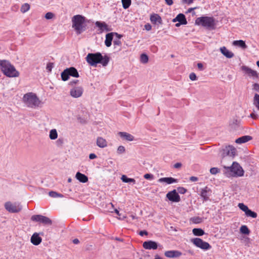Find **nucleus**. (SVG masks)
Returning a JSON list of instances; mask_svg holds the SVG:
<instances>
[{
  "label": "nucleus",
  "instance_id": "28",
  "mask_svg": "<svg viewBox=\"0 0 259 259\" xmlns=\"http://www.w3.org/2000/svg\"><path fill=\"white\" fill-rule=\"evenodd\" d=\"M95 25L97 27H99L101 31L105 30L107 31H109L108 28V25L105 22H101L100 21H96Z\"/></svg>",
  "mask_w": 259,
  "mask_h": 259
},
{
  "label": "nucleus",
  "instance_id": "49",
  "mask_svg": "<svg viewBox=\"0 0 259 259\" xmlns=\"http://www.w3.org/2000/svg\"><path fill=\"white\" fill-rule=\"evenodd\" d=\"M113 45L114 46H120L121 45V42L119 39H117L113 41Z\"/></svg>",
  "mask_w": 259,
  "mask_h": 259
},
{
  "label": "nucleus",
  "instance_id": "2",
  "mask_svg": "<svg viewBox=\"0 0 259 259\" xmlns=\"http://www.w3.org/2000/svg\"><path fill=\"white\" fill-rule=\"evenodd\" d=\"M23 101L28 107L34 109L41 106L43 104L36 95L32 92L25 94L23 97Z\"/></svg>",
  "mask_w": 259,
  "mask_h": 259
},
{
  "label": "nucleus",
  "instance_id": "61",
  "mask_svg": "<svg viewBox=\"0 0 259 259\" xmlns=\"http://www.w3.org/2000/svg\"><path fill=\"white\" fill-rule=\"evenodd\" d=\"M250 117L253 119H256L257 117V115L253 112L250 114Z\"/></svg>",
  "mask_w": 259,
  "mask_h": 259
},
{
  "label": "nucleus",
  "instance_id": "10",
  "mask_svg": "<svg viewBox=\"0 0 259 259\" xmlns=\"http://www.w3.org/2000/svg\"><path fill=\"white\" fill-rule=\"evenodd\" d=\"M31 220L32 221L42 223L44 225H51L52 224V221L50 219L41 215H33L31 217Z\"/></svg>",
  "mask_w": 259,
  "mask_h": 259
},
{
  "label": "nucleus",
  "instance_id": "44",
  "mask_svg": "<svg viewBox=\"0 0 259 259\" xmlns=\"http://www.w3.org/2000/svg\"><path fill=\"white\" fill-rule=\"evenodd\" d=\"M53 67L54 64L53 63L50 62L47 64L46 69L49 72H51Z\"/></svg>",
  "mask_w": 259,
  "mask_h": 259
},
{
  "label": "nucleus",
  "instance_id": "37",
  "mask_svg": "<svg viewBox=\"0 0 259 259\" xmlns=\"http://www.w3.org/2000/svg\"><path fill=\"white\" fill-rule=\"evenodd\" d=\"M30 9V5L27 3H25L21 7L20 11L22 13H25Z\"/></svg>",
  "mask_w": 259,
  "mask_h": 259
},
{
  "label": "nucleus",
  "instance_id": "39",
  "mask_svg": "<svg viewBox=\"0 0 259 259\" xmlns=\"http://www.w3.org/2000/svg\"><path fill=\"white\" fill-rule=\"evenodd\" d=\"M123 8L125 9L129 8L131 4V0H121Z\"/></svg>",
  "mask_w": 259,
  "mask_h": 259
},
{
  "label": "nucleus",
  "instance_id": "15",
  "mask_svg": "<svg viewBox=\"0 0 259 259\" xmlns=\"http://www.w3.org/2000/svg\"><path fill=\"white\" fill-rule=\"evenodd\" d=\"M83 93V89L81 87L72 88L70 91V95L73 98H78L81 96Z\"/></svg>",
  "mask_w": 259,
  "mask_h": 259
},
{
  "label": "nucleus",
  "instance_id": "51",
  "mask_svg": "<svg viewBox=\"0 0 259 259\" xmlns=\"http://www.w3.org/2000/svg\"><path fill=\"white\" fill-rule=\"evenodd\" d=\"M253 90L255 91H259V84L257 83H255L253 84Z\"/></svg>",
  "mask_w": 259,
  "mask_h": 259
},
{
  "label": "nucleus",
  "instance_id": "58",
  "mask_svg": "<svg viewBox=\"0 0 259 259\" xmlns=\"http://www.w3.org/2000/svg\"><path fill=\"white\" fill-rule=\"evenodd\" d=\"M190 180L192 182H196L198 180V178L196 177L192 176L190 178Z\"/></svg>",
  "mask_w": 259,
  "mask_h": 259
},
{
  "label": "nucleus",
  "instance_id": "8",
  "mask_svg": "<svg viewBox=\"0 0 259 259\" xmlns=\"http://www.w3.org/2000/svg\"><path fill=\"white\" fill-rule=\"evenodd\" d=\"M5 209L10 213H17L22 210V206L18 202L8 201L5 203Z\"/></svg>",
  "mask_w": 259,
  "mask_h": 259
},
{
  "label": "nucleus",
  "instance_id": "33",
  "mask_svg": "<svg viewBox=\"0 0 259 259\" xmlns=\"http://www.w3.org/2000/svg\"><path fill=\"white\" fill-rule=\"evenodd\" d=\"M121 180L124 183H133V184L136 183V181L134 179L128 178L125 175H122Z\"/></svg>",
  "mask_w": 259,
  "mask_h": 259
},
{
  "label": "nucleus",
  "instance_id": "52",
  "mask_svg": "<svg viewBox=\"0 0 259 259\" xmlns=\"http://www.w3.org/2000/svg\"><path fill=\"white\" fill-rule=\"evenodd\" d=\"M144 177L146 179H150L153 178V176L150 174H146L144 175Z\"/></svg>",
  "mask_w": 259,
  "mask_h": 259
},
{
  "label": "nucleus",
  "instance_id": "18",
  "mask_svg": "<svg viewBox=\"0 0 259 259\" xmlns=\"http://www.w3.org/2000/svg\"><path fill=\"white\" fill-rule=\"evenodd\" d=\"M172 21L174 22L178 21L180 22L182 25H185L187 23L185 16L183 14L181 13L178 14L177 17L173 19Z\"/></svg>",
  "mask_w": 259,
  "mask_h": 259
},
{
  "label": "nucleus",
  "instance_id": "54",
  "mask_svg": "<svg viewBox=\"0 0 259 259\" xmlns=\"http://www.w3.org/2000/svg\"><path fill=\"white\" fill-rule=\"evenodd\" d=\"M78 81H78V80H77V79H74V80H73L71 81L70 82V83H69V84H70L71 85H74V84H77V83L78 82Z\"/></svg>",
  "mask_w": 259,
  "mask_h": 259
},
{
  "label": "nucleus",
  "instance_id": "11",
  "mask_svg": "<svg viewBox=\"0 0 259 259\" xmlns=\"http://www.w3.org/2000/svg\"><path fill=\"white\" fill-rule=\"evenodd\" d=\"M238 206L241 210L245 212V215L247 217L252 218H256L257 217V213L249 209L247 206L245 205L243 203H239Z\"/></svg>",
  "mask_w": 259,
  "mask_h": 259
},
{
  "label": "nucleus",
  "instance_id": "62",
  "mask_svg": "<svg viewBox=\"0 0 259 259\" xmlns=\"http://www.w3.org/2000/svg\"><path fill=\"white\" fill-rule=\"evenodd\" d=\"M72 242L74 244H78L79 243V240L77 238L73 239Z\"/></svg>",
  "mask_w": 259,
  "mask_h": 259
},
{
  "label": "nucleus",
  "instance_id": "32",
  "mask_svg": "<svg viewBox=\"0 0 259 259\" xmlns=\"http://www.w3.org/2000/svg\"><path fill=\"white\" fill-rule=\"evenodd\" d=\"M69 73L67 69H65L61 74L62 80L63 81L67 80L69 78Z\"/></svg>",
  "mask_w": 259,
  "mask_h": 259
},
{
  "label": "nucleus",
  "instance_id": "47",
  "mask_svg": "<svg viewBox=\"0 0 259 259\" xmlns=\"http://www.w3.org/2000/svg\"><path fill=\"white\" fill-rule=\"evenodd\" d=\"M189 78L191 80H196L197 79V77H196V74L192 72V73H191L189 75Z\"/></svg>",
  "mask_w": 259,
  "mask_h": 259
},
{
  "label": "nucleus",
  "instance_id": "38",
  "mask_svg": "<svg viewBox=\"0 0 259 259\" xmlns=\"http://www.w3.org/2000/svg\"><path fill=\"white\" fill-rule=\"evenodd\" d=\"M240 231L242 234L248 235L249 234V230L247 227L245 225L242 226L240 227Z\"/></svg>",
  "mask_w": 259,
  "mask_h": 259
},
{
  "label": "nucleus",
  "instance_id": "1",
  "mask_svg": "<svg viewBox=\"0 0 259 259\" xmlns=\"http://www.w3.org/2000/svg\"><path fill=\"white\" fill-rule=\"evenodd\" d=\"M222 152V161L221 162L224 167H226V165L229 163H231L235 157L236 153V149L232 146L229 145L224 148H222L220 151Z\"/></svg>",
  "mask_w": 259,
  "mask_h": 259
},
{
  "label": "nucleus",
  "instance_id": "64",
  "mask_svg": "<svg viewBox=\"0 0 259 259\" xmlns=\"http://www.w3.org/2000/svg\"><path fill=\"white\" fill-rule=\"evenodd\" d=\"M154 259H162L161 257L159 256L158 255H156Z\"/></svg>",
  "mask_w": 259,
  "mask_h": 259
},
{
  "label": "nucleus",
  "instance_id": "27",
  "mask_svg": "<svg viewBox=\"0 0 259 259\" xmlns=\"http://www.w3.org/2000/svg\"><path fill=\"white\" fill-rule=\"evenodd\" d=\"M114 33L111 32L107 33L106 35V39L105 41V44L107 47H109L111 46L112 44V41L113 39V36Z\"/></svg>",
  "mask_w": 259,
  "mask_h": 259
},
{
  "label": "nucleus",
  "instance_id": "43",
  "mask_svg": "<svg viewBox=\"0 0 259 259\" xmlns=\"http://www.w3.org/2000/svg\"><path fill=\"white\" fill-rule=\"evenodd\" d=\"M193 223L198 224L202 222V219L199 217H194L192 219Z\"/></svg>",
  "mask_w": 259,
  "mask_h": 259
},
{
  "label": "nucleus",
  "instance_id": "16",
  "mask_svg": "<svg viewBox=\"0 0 259 259\" xmlns=\"http://www.w3.org/2000/svg\"><path fill=\"white\" fill-rule=\"evenodd\" d=\"M143 247L146 249H156L157 248V243L153 241H145L143 244Z\"/></svg>",
  "mask_w": 259,
  "mask_h": 259
},
{
  "label": "nucleus",
  "instance_id": "13",
  "mask_svg": "<svg viewBox=\"0 0 259 259\" xmlns=\"http://www.w3.org/2000/svg\"><path fill=\"white\" fill-rule=\"evenodd\" d=\"M241 68V70L249 76L255 78H258V73H257L256 71L251 69L250 68L246 66H242Z\"/></svg>",
  "mask_w": 259,
  "mask_h": 259
},
{
  "label": "nucleus",
  "instance_id": "5",
  "mask_svg": "<svg viewBox=\"0 0 259 259\" xmlns=\"http://www.w3.org/2000/svg\"><path fill=\"white\" fill-rule=\"evenodd\" d=\"M227 163L226 167H224L227 172H230V175L233 177H241L244 174V170L242 167L236 162H233L231 166Z\"/></svg>",
  "mask_w": 259,
  "mask_h": 259
},
{
  "label": "nucleus",
  "instance_id": "59",
  "mask_svg": "<svg viewBox=\"0 0 259 259\" xmlns=\"http://www.w3.org/2000/svg\"><path fill=\"white\" fill-rule=\"evenodd\" d=\"M182 166V164L181 163H176V164H175L174 165V167L176 168H179L180 167H181Z\"/></svg>",
  "mask_w": 259,
  "mask_h": 259
},
{
  "label": "nucleus",
  "instance_id": "36",
  "mask_svg": "<svg viewBox=\"0 0 259 259\" xmlns=\"http://www.w3.org/2000/svg\"><path fill=\"white\" fill-rule=\"evenodd\" d=\"M253 105L259 110V95L255 94L253 98Z\"/></svg>",
  "mask_w": 259,
  "mask_h": 259
},
{
  "label": "nucleus",
  "instance_id": "42",
  "mask_svg": "<svg viewBox=\"0 0 259 259\" xmlns=\"http://www.w3.org/2000/svg\"><path fill=\"white\" fill-rule=\"evenodd\" d=\"M220 172V169L217 167H212L210 169V172L212 175H215Z\"/></svg>",
  "mask_w": 259,
  "mask_h": 259
},
{
  "label": "nucleus",
  "instance_id": "6",
  "mask_svg": "<svg viewBox=\"0 0 259 259\" xmlns=\"http://www.w3.org/2000/svg\"><path fill=\"white\" fill-rule=\"evenodd\" d=\"M195 24L207 28H213L215 25L213 18L207 16L197 18L195 20Z\"/></svg>",
  "mask_w": 259,
  "mask_h": 259
},
{
  "label": "nucleus",
  "instance_id": "46",
  "mask_svg": "<svg viewBox=\"0 0 259 259\" xmlns=\"http://www.w3.org/2000/svg\"><path fill=\"white\" fill-rule=\"evenodd\" d=\"M49 195L52 197L55 198L59 196V193L54 191H51L49 192Z\"/></svg>",
  "mask_w": 259,
  "mask_h": 259
},
{
  "label": "nucleus",
  "instance_id": "25",
  "mask_svg": "<svg viewBox=\"0 0 259 259\" xmlns=\"http://www.w3.org/2000/svg\"><path fill=\"white\" fill-rule=\"evenodd\" d=\"M177 179H175L171 177H167V178H160L158 182L160 183H165L167 184H170L173 183L177 182Z\"/></svg>",
  "mask_w": 259,
  "mask_h": 259
},
{
  "label": "nucleus",
  "instance_id": "23",
  "mask_svg": "<svg viewBox=\"0 0 259 259\" xmlns=\"http://www.w3.org/2000/svg\"><path fill=\"white\" fill-rule=\"evenodd\" d=\"M41 238L36 233H34L31 237V242L35 245H38L41 242Z\"/></svg>",
  "mask_w": 259,
  "mask_h": 259
},
{
  "label": "nucleus",
  "instance_id": "53",
  "mask_svg": "<svg viewBox=\"0 0 259 259\" xmlns=\"http://www.w3.org/2000/svg\"><path fill=\"white\" fill-rule=\"evenodd\" d=\"M144 27L147 31L150 30L152 28L151 25L149 23L145 24Z\"/></svg>",
  "mask_w": 259,
  "mask_h": 259
},
{
  "label": "nucleus",
  "instance_id": "22",
  "mask_svg": "<svg viewBox=\"0 0 259 259\" xmlns=\"http://www.w3.org/2000/svg\"><path fill=\"white\" fill-rule=\"evenodd\" d=\"M97 145L101 148H105L107 146V141L102 137H98L96 141Z\"/></svg>",
  "mask_w": 259,
  "mask_h": 259
},
{
  "label": "nucleus",
  "instance_id": "14",
  "mask_svg": "<svg viewBox=\"0 0 259 259\" xmlns=\"http://www.w3.org/2000/svg\"><path fill=\"white\" fill-rule=\"evenodd\" d=\"M211 189L207 187H205L201 190L200 195L203 201H206L209 200V197L211 196Z\"/></svg>",
  "mask_w": 259,
  "mask_h": 259
},
{
  "label": "nucleus",
  "instance_id": "29",
  "mask_svg": "<svg viewBox=\"0 0 259 259\" xmlns=\"http://www.w3.org/2000/svg\"><path fill=\"white\" fill-rule=\"evenodd\" d=\"M69 73L70 74L69 75L71 76L74 77H79V74L77 70V69L73 67H71L70 68H67Z\"/></svg>",
  "mask_w": 259,
  "mask_h": 259
},
{
  "label": "nucleus",
  "instance_id": "41",
  "mask_svg": "<svg viewBox=\"0 0 259 259\" xmlns=\"http://www.w3.org/2000/svg\"><path fill=\"white\" fill-rule=\"evenodd\" d=\"M125 151V149L124 146H119L117 149V152L118 154H120L124 153Z\"/></svg>",
  "mask_w": 259,
  "mask_h": 259
},
{
  "label": "nucleus",
  "instance_id": "48",
  "mask_svg": "<svg viewBox=\"0 0 259 259\" xmlns=\"http://www.w3.org/2000/svg\"><path fill=\"white\" fill-rule=\"evenodd\" d=\"M187 190L183 187H179L178 188V191L181 194H184L186 192Z\"/></svg>",
  "mask_w": 259,
  "mask_h": 259
},
{
  "label": "nucleus",
  "instance_id": "55",
  "mask_svg": "<svg viewBox=\"0 0 259 259\" xmlns=\"http://www.w3.org/2000/svg\"><path fill=\"white\" fill-rule=\"evenodd\" d=\"M198 68L200 70H203V65L202 63H199L197 64Z\"/></svg>",
  "mask_w": 259,
  "mask_h": 259
},
{
  "label": "nucleus",
  "instance_id": "57",
  "mask_svg": "<svg viewBox=\"0 0 259 259\" xmlns=\"http://www.w3.org/2000/svg\"><path fill=\"white\" fill-rule=\"evenodd\" d=\"M165 3L168 6H171L173 4L172 0H165Z\"/></svg>",
  "mask_w": 259,
  "mask_h": 259
},
{
  "label": "nucleus",
  "instance_id": "17",
  "mask_svg": "<svg viewBox=\"0 0 259 259\" xmlns=\"http://www.w3.org/2000/svg\"><path fill=\"white\" fill-rule=\"evenodd\" d=\"M164 255L170 258L178 257L182 255V252L178 250H169L165 251Z\"/></svg>",
  "mask_w": 259,
  "mask_h": 259
},
{
  "label": "nucleus",
  "instance_id": "21",
  "mask_svg": "<svg viewBox=\"0 0 259 259\" xmlns=\"http://www.w3.org/2000/svg\"><path fill=\"white\" fill-rule=\"evenodd\" d=\"M150 21L153 24H156L158 23V24H161L162 23V19L160 16L157 14H153L150 16Z\"/></svg>",
  "mask_w": 259,
  "mask_h": 259
},
{
  "label": "nucleus",
  "instance_id": "20",
  "mask_svg": "<svg viewBox=\"0 0 259 259\" xmlns=\"http://www.w3.org/2000/svg\"><path fill=\"white\" fill-rule=\"evenodd\" d=\"M252 139V138L250 136H248V135L243 136H242V137L236 139L235 143L237 144H243V143H245Z\"/></svg>",
  "mask_w": 259,
  "mask_h": 259
},
{
  "label": "nucleus",
  "instance_id": "26",
  "mask_svg": "<svg viewBox=\"0 0 259 259\" xmlns=\"http://www.w3.org/2000/svg\"><path fill=\"white\" fill-rule=\"evenodd\" d=\"M76 178L80 182L84 183L88 181V178L85 175L77 172L75 176Z\"/></svg>",
  "mask_w": 259,
  "mask_h": 259
},
{
  "label": "nucleus",
  "instance_id": "45",
  "mask_svg": "<svg viewBox=\"0 0 259 259\" xmlns=\"http://www.w3.org/2000/svg\"><path fill=\"white\" fill-rule=\"evenodd\" d=\"M54 15L52 12H48L45 15V18L47 19H52L54 17Z\"/></svg>",
  "mask_w": 259,
  "mask_h": 259
},
{
  "label": "nucleus",
  "instance_id": "24",
  "mask_svg": "<svg viewBox=\"0 0 259 259\" xmlns=\"http://www.w3.org/2000/svg\"><path fill=\"white\" fill-rule=\"evenodd\" d=\"M220 51L223 55L228 58H231L234 56V54L227 50L225 47H221L220 48Z\"/></svg>",
  "mask_w": 259,
  "mask_h": 259
},
{
  "label": "nucleus",
  "instance_id": "4",
  "mask_svg": "<svg viewBox=\"0 0 259 259\" xmlns=\"http://www.w3.org/2000/svg\"><path fill=\"white\" fill-rule=\"evenodd\" d=\"M84 21L85 18L81 15H77L72 17V27L74 28L77 34H80L85 30V27L83 26Z\"/></svg>",
  "mask_w": 259,
  "mask_h": 259
},
{
  "label": "nucleus",
  "instance_id": "9",
  "mask_svg": "<svg viewBox=\"0 0 259 259\" xmlns=\"http://www.w3.org/2000/svg\"><path fill=\"white\" fill-rule=\"evenodd\" d=\"M191 241L196 246L202 249L207 250L211 248V247L208 243L204 241L202 239L199 238L192 239Z\"/></svg>",
  "mask_w": 259,
  "mask_h": 259
},
{
  "label": "nucleus",
  "instance_id": "60",
  "mask_svg": "<svg viewBox=\"0 0 259 259\" xmlns=\"http://www.w3.org/2000/svg\"><path fill=\"white\" fill-rule=\"evenodd\" d=\"M147 234H148V232L145 230L141 231L139 233V235L141 236H143L144 235H147Z\"/></svg>",
  "mask_w": 259,
  "mask_h": 259
},
{
  "label": "nucleus",
  "instance_id": "3",
  "mask_svg": "<svg viewBox=\"0 0 259 259\" xmlns=\"http://www.w3.org/2000/svg\"><path fill=\"white\" fill-rule=\"evenodd\" d=\"M0 67L3 73L8 77H16L19 75V72L9 61L0 60Z\"/></svg>",
  "mask_w": 259,
  "mask_h": 259
},
{
  "label": "nucleus",
  "instance_id": "35",
  "mask_svg": "<svg viewBox=\"0 0 259 259\" xmlns=\"http://www.w3.org/2000/svg\"><path fill=\"white\" fill-rule=\"evenodd\" d=\"M109 61V58L107 56H104V57L102 55V59L99 63L102 64L103 66H106Z\"/></svg>",
  "mask_w": 259,
  "mask_h": 259
},
{
  "label": "nucleus",
  "instance_id": "19",
  "mask_svg": "<svg viewBox=\"0 0 259 259\" xmlns=\"http://www.w3.org/2000/svg\"><path fill=\"white\" fill-rule=\"evenodd\" d=\"M118 134L121 138L127 141H132L134 140V136L126 132H120Z\"/></svg>",
  "mask_w": 259,
  "mask_h": 259
},
{
  "label": "nucleus",
  "instance_id": "31",
  "mask_svg": "<svg viewBox=\"0 0 259 259\" xmlns=\"http://www.w3.org/2000/svg\"><path fill=\"white\" fill-rule=\"evenodd\" d=\"M233 45L234 46H239L242 49H246L247 48V46L246 45L245 42L242 40H234L233 42Z\"/></svg>",
  "mask_w": 259,
  "mask_h": 259
},
{
  "label": "nucleus",
  "instance_id": "34",
  "mask_svg": "<svg viewBox=\"0 0 259 259\" xmlns=\"http://www.w3.org/2000/svg\"><path fill=\"white\" fill-rule=\"evenodd\" d=\"M49 137L51 140H55L58 137V133L56 129H52L50 132Z\"/></svg>",
  "mask_w": 259,
  "mask_h": 259
},
{
  "label": "nucleus",
  "instance_id": "40",
  "mask_svg": "<svg viewBox=\"0 0 259 259\" xmlns=\"http://www.w3.org/2000/svg\"><path fill=\"white\" fill-rule=\"evenodd\" d=\"M140 61L143 63H147L148 61V56L145 54H142L140 57Z\"/></svg>",
  "mask_w": 259,
  "mask_h": 259
},
{
  "label": "nucleus",
  "instance_id": "30",
  "mask_svg": "<svg viewBox=\"0 0 259 259\" xmlns=\"http://www.w3.org/2000/svg\"><path fill=\"white\" fill-rule=\"evenodd\" d=\"M192 232L195 236H201L205 234L203 230L201 228H194Z\"/></svg>",
  "mask_w": 259,
  "mask_h": 259
},
{
  "label": "nucleus",
  "instance_id": "50",
  "mask_svg": "<svg viewBox=\"0 0 259 259\" xmlns=\"http://www.w3.org/2000/svg\"><path fill=\"white\" fill-rule=\"evenodd\" d=\"M240 121L238 119H234L232 122V125H234V127L237 126L239 125Z\"/></svg>",
  "mask_w": 259,
  "mask_h": 259
},
{
  "label": "nucleus",
  "instance_id": "56",
  "mask_svg": "<svg viewBox=\"0 0 259 259\" xmlns=\"http://www.w3.org/2000/svg\"><path fill=\"white\" fill-rule=\"evenodd\" d=\"M97 157V156L94 153H91L89 155V158L90 159H95Z\"/></svg>",
  "mask_w": 259,
  "mask_h": 259
},
{
  "label": "nucleus",
  "instance_id": "63",
  "mask_svg": "<svg viewBox=\"0 0 259 259\" xmlns=\"http://www.w3.org/2000/svg\"><path fill=\"white\" fill-rule=\"evenodd\" d=\"M196 9V7L189 8V9L187 10V12L186 13H191V12H192L194 10H195V9Z\"/></svg>",
  "mask_w": 259,
  "mask_h": 259
},
{
  "label": "nucleus",
  "instance_id": "7",
  "mask_svg": "<svg viewBox=\"0 0 259 259\" xmlns=\"http://www.w3.org/2000/svg\"><path fill=\"white\" fill-rule=\"evenodd\" d=\"M101 59L102 54L100 53H90L86 57L87 62L91 66H96L97 64L101 61Z\"/></svg>",
  "mask_w": 259,
  "mask_h": 259
},
{
  "label": "nucleus",
  "instance_id": "12",
  "mask_svg": "<svg viewBox=\"0 0 259 259\" xmlns=\"http://www.w3.org/2000/svg\"><path fill=\"white\" fill-rule=\"evenodd\" d=\"M166 196L169 201L172 202H179L181 200L180 197L175 189L168 192Z\"/></svg>",
  "mask_w": 259,
  "mask_h": 259
}]
</instances>
